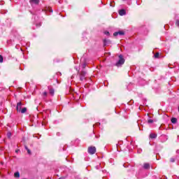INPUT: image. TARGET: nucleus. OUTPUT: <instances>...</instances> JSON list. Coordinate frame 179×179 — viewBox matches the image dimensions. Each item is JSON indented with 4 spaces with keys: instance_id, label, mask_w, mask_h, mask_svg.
<instances>
[{
    "instance_id": "f257e3e1",
    "label": "nucleus",
    "mask_w": 179,
    "mask_h": 179,
    "mask_svg": "<svg viewBox=\"0 0 179 179\" xmlns=\"http://www.w3.org/2000/svg\"><path fill=\"white\" fill-rule=\"evenodd\" d=\"M125 63V59H124V56L122 55H119V60L116 63V66H121V65H124Z\"/></svg>"
},
{
    "instance_id": "f03ea898",
    "label": "nucleus",
    "mask_w": 179,
    "mask_h": 179,
    "mask_svg": "<svg viewBox=\"0 0 179 179\" xmlns=\"http://www.w3.org/2000/svg\"><path fill=\"white\" fill-rule=\"evenodd\" d=\"M78 73L80 78V80H81V82H83V80H86V71H78Z\"/></svg>"
},
{
    "instance_id": "7ed1b4c3",
    "label": "nucleus",
    "mask_w": 179,
    "mask_h": 179,
    "mask_svg": "<svg viewBox=\"0 0 179 179\" xmlns=\"http://www.w3.org/2000/svg\"><path fill=\"white\" fill-rule=\"evenodd\" d=\"M88 153H90V155H94V153H96V147H89L88 148Z\"/></svg>"
},
{
    "instance_id": "20e7f679",
    "label": "nucleus",
    "mask_w": 179,
    "mask_h": 179,
    "mask_svg": "<svg viewBox=\"0 0 179 179\" xmlns=\"http://www.w3.org/2000/svg\"><path fill=\"white\" fill-rule=\"evenodd\" d=\"M124 34H125L124 31H118L115 32L113 34V36H114V37H118V36H124Z\"/></svg>"
},
{
    "instance_id": "39448f33",
    "label": "nucleus",
    "mask_w": 179,
    "mask_h": 179,
    "mask_svg": "<svg viewBox=\"0 0 179 179\" xmlns=\"http://www.w3.org/2000/svg\"><path fill=\"white\" fill-rule=\"evenodd\" d=\"M16 110L17 113H20V111L22 110V102H18L17 103Z\"/></svg>"
},
{
    "instance_id": "423d86ee",
    "label": "nucleus",
    "mask_w": 179,
    "mask_h": 179,
    "mask_svg": "<svg viewBox=\"0 0 179 179\" xmlns=\"http://www.w3.org/2000/svg\"><path fill=\"white\" fill-rule=\"evenodd\" d=\"M110 44H111V41H110V39L103 40V45H110Z\"/></svg>"
},
{
    "instance_id": "0eeeda50",
    "label": "nucleus",
    "mask_w": 179,
    "mask_h": 179,
    "mask_svg": "<svg viewBox=\"0 0 179 179\" xmlns=\"http://www.w3.org/2000/svg\"><path fill=\"white\" fill-rule=\"evenodd\" d=\"M127 14V12L125 11L124 9H121L119 10V15L120 16H124V15H126Z\"/></svg>"
},
{
    "instance_id": "6e6552de",
    "label": "nucleus",
    "mask_w": 179,
    "mask_h": 179,
    "mask_svg": "<svg viewBox=\"0 0 179 179\" xmlns=\"http://www.w3.org/2000/svg\"><path fill=\"white\" fill-rule=\"evenodd\" d=\"M150 138L151 139H156V138H157V134H155V133H151L150 134Z\"/></svg>"
},
{
    "instance_id": "1a4fd4ad",
    "label": "nucleus",
    "mask_w": 179,
    "mask_h": 179,
    "mask_svg": "<svg viewBox=\"0 0 179 179\" xmlns=\"http://www.w3.org/2000/svg\"><path fill=\"white\" fill-rule=\"evenodd\" d=\"M143 169L145 170H149V169H150V164L149 163L144 164Z\"/></svg>"
},
{
    "instance_id": "9d476101",
    "label": "nucleus",
    "mask_w": 179,
    "mask_h": 179,
    "mask_svg": "<svg viewBox=\"0 0 179 179\" xmlns=\"http://www.w3.org/2000/svg\"><path fill=\"white\" fill-rule=\"evenodd\" d=\"M39 2V0H30V3H34L35 5H38Z\"/></svg>"
},
{
    "instance_id": "9b49d317",
    "label": "nucleus",
    "mask_w": 179,
    "mask_h": 179,
    "mask_svg": "<svg viewBox=\"0 0 179 179\" xmlns=\"http://www.w3.org/2000/svg\"><path fill=\"white\" fill-rule=\"evenodd\" d=\"M27 108H23L22 109H21L20 113H21V114H24L25 113H27Z\"/></svg>"
},
{
    "instance_id": "f8f14e48",
    "label": "nucleus",
    "mask_w": 179,
    "mask_h": 179,
    "mask_svg": "<svg viewBox=\"0 0 179 179\" xmlns=\"http://www.w3.org/2000/svg\"><path fill=\"white\" fill-rule=\"evenodd\" d=\"M45 10L46 12H49L50 13H52V8H51L50 7L46 8V9H45Z\"/></svg>"
},
{
    "instance_id": "ddd939ff",
    "label": "nucleus",
    "mask_w": 179,
    "mask_h": 179,
    "mask_svg": "<svg viewBox=\"0 0 179 179\" xmlns=\"http://www.w3.org/2000/svg\"><path fill=\"white\" fill-rule=\"evenodd\" d=\"M171 121L172 124H176L177 123V118L172 117Z\"/></svg>"
},
{
    "instance_id": "4468645a",
    "label": "nucleus",
    "mask_w": 179,
    "mask_h": 179,
    "mask_svg": "<svg viewBox=\"0 0 179 179\" xmlns=\"http://www.w3.org/2000/svg\"><path fill=\"white\" fill-rule=\"evenodd\" d=\"M14 177H15V178H19V177H20V173H19V172H15V173H14Z\"/></svg>"
},
{
    "instance_id": "2eb2a0df",
    "label": "nucleus",
    "mask_w": 179,
    "mask_h": 179,
    "mask_svg": "<svg viewBox=\"0 0 179 179\" xmlns=\"http://www.w3.org/2000/svg\"><path fill=\"white\" fill-rule=\"evenodd\" d=\"M49 92H50V94L52 96H54V89H52V88H49Z\"/></svg>"
},
{
    "instance_id": "dca6fc26",
    "label": "nucleus",
    "mask_w": 179,
    "mask_h": 179,
    "mask_svg": "<svg viewBox=\"0 0 179 179\" xmlns=\"http://www.w3.org/2000/svg\"><path fill=\"white\" fill-rule=\"evenodd\" d=\"M25 149L28 153V155H31V151H30V150L29 149V148H27V146L25 145Z\"/></svg>"
},
{
    "instance_id": "f3484780",
    "label": "nucleus",
    "mask_w": 179,
    "mask_h": 179,
    "mask_svg": "<svg viewBox=\"0 0 179 179\" xmlns=\"http://www.w3.org/2000/svg\"><path fill=\"white\" fill-rule=\"evenodd\" d=\"M159 56H160V54H159V52H157V53L154 55L155 58H159Z\"/></svg>"
},
{
    "instance_id": "a211bd4d",
    "label": "nucleus",
    "mask_w": 179,
    "mask_h": 179,
    "mask_svg": "<svg viewBox=\"0 0 179 179\" xmlns=\"http://www.w3.org/2000/svg\"><path fill=\"white\" fill-rule=\"evenodd\" d=\"M170 162H171V163H174V162H176V158H174V157L171 158Z\"/></svg>"
},
{
    "instance_id": "6ab92c4d",
    "label": "nucleus",
    "mask_w": 179,
    "mask_h": 179,
    "mask_svg": "<svg viewBox=\"0 0 179 179\" xmlns=\"http://www.w3.org/2000/svg\"><path fill=\"white\" fill-rule=\"evenodd\" d=\"M7 136H8V138H10V137L12 136V133H10V131H8V132L7 133Z\"/></svg>"
},
{
    "instance_id": "aec40b11",
    "label": "nucleus",
    "mask_w": 179,
    "mask_h": 179,
    "mask_svg": "<svg viewBox=\"0 0 179 179\" xmlns=\"http://www.w3.org/2000/svg\"><path fill=\"white\" fill-rule=\"evenodd\" d=\"M148 124H153V120L149 119V120H148Z\"/></svg>"
},
{
    "instance_id": "412c9836",
    "label": "nucleus",
    "mask_w": 179,
    "mask_h": 179,
    "mask_svg": "<svg viewBox=\"0 0 179 179\" xmlns=\"http://www.w3.org/2000/svg\"><path fill=\"white\" fill-rule=\"evenodd\" d=\"M103 33H104V34H106V36H110V32H108L107 31H105Z\"/></svg>"
},
{
    "instance_id": "4be33fe9",
    "label": "nucleus",
    "mask_w": 179,
    "mask_h": 179,
    "mask_svg": "<svg viewBox=\"0 0 179 179\" xmlns=\"http://www.w3.org/2000/svg\"><path fill=\"white\" fill-rule=\"evenodd\" d=\"M47 94H48L47 92H44L43 93V97H47Z\"/></svg>"
},
{
    "instance_id": "5701e85b",
    "label": "nucleus",
    "mask_w": 179,
    "mask_h": 179,
    "mask_svg": "<svg viewBox=\"0 0 179 179\" xmlns=\"http://www.w3.org/2000/svg\"><path fill=\"white\" fill-rule=\"evenodd\" d=\"M82 68L85 69L86 68V63L82 64Z\"/></svg>"
},
{
    "instance_id": "b1692460",
    "label": "nucleus",
    "mask_w": 179,
    "mask_h": 179,
    "mask_svg": "<svg viewBox=\"0 0 179 179\" xmlns=\"http://www.w3.org/2000/svg\"><path fill=\"white\" fill-rule=\"evenodd\" d=\"M0 62H3V57L0 56Z\"/></svg>"
},
{
    "instance_id": "393cba45",
    "label": "nucleus",
    "mask_w": 179,
    "mask_h": 179,
    "mask_svg": "<svg viewBox=\"0 0 179 179\" xmlns=\"http://www.w3.org/2000/svg\"><path fill=\"white\" fill-rule=\"evenodd\" d=\"M176 26H178V27H179V20H176Z\"/></svg>"
},
{
    "instance_id": "a878e982",
    "label": "nucleus",
    "mask_w": 179,
    "mask_h": 179,
    "mask_svg": "<svg viewBox=\"0 0 179 179\" xmlns=\"http://www.w3.org/2000/svg\"><path fill=\"white\" fill-rule=\"evenodd\" d=\"M40 26H41V24H36L37 27H40Z\"/></svg>"
},
{
    "instance_id": "bb28decb",
    "label": "nucleus",
    "mask_w": 179,
    "mask_h": 179,
    "mask_svg": "<svg viewBox=\"0 0 179 179\" xmlns=\"http://www.w3.org/2000/svg\"><path fill=\"white\" fill-rule=\"evenodd\" d=\"M19 152V150H15V153H17Z\"/></svg>"
},
{
    "instance_id": "cd10ccee",
    "label": "nucleus",
    "mask_w": 179,
    "mask_h": 179,
    "mask_svg": "<svg viewBox=\"0 0 179 179\" xmlns=\"http://www.w3.org/2000/svg\"><path fill=\"white\" fill-rule=\"evenodd\" d=\"M138 153H141V150H138Z\"/></svg>"
},
{
    "instance_id": "c85d7f7f",
    "label": "nucleus",
    "mask_w": 179,
    "mask_h": 179,
    "mask_svg": "<svg viewBox=\"0 0 179 179\" xmlns=\"http://www.w3.org/2000/svg\"><path fill=\"white\" fill-rule=\"evenodd\" d=\"M178 112H179V106H178Z\"/></svg>"
}]
</instances>
